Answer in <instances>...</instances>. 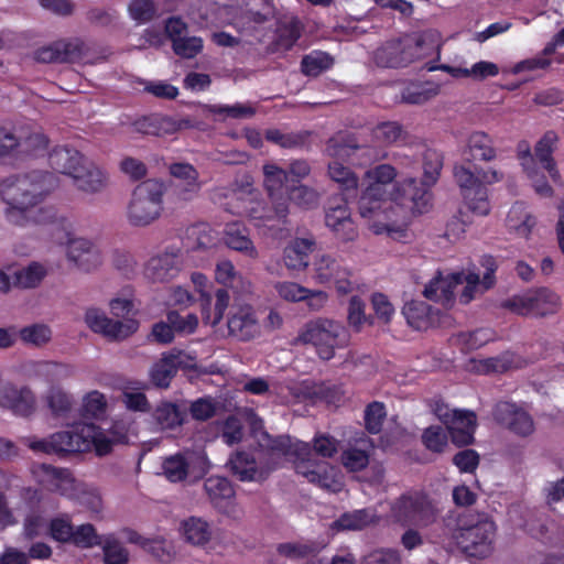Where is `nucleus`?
I'll return each instance as SVG.
<instances>
[{
  "mask_svg": "<svg viewBox=\"0 0 564 564\" xmlns=\"http://www.w3.org/2000/svg\"><path fill=\"white\" fill-rule=\"evenodd\" d=\"M371 183L359 199L361 217L369 220V229L376 235L387 234L395 240L406 237V209L424 213L430 204V194L410 177L398 184L392 199H387L384 186L391 183L397 171L390 164H380L366 172Z\"/></svg>",
  "mask_w": 564,
  "mask_h": 564,
  "instance_id": "1",
  "label": "nucleus"
},
{
  "mask_svg": "<svg viewBox=\"0 0 564 564\" xmlns=\"http://www.w3.org/2000/svg\"><path fill=\"white\" fill-rule=\"evenodd\" d=\"M55 174L44 170H32L11 174L0 181V198L6 204V218L15 225L24 226L30 221L37 223L43 218L35 217L45 214L39 206L58 187Z\"/></svg>",
  "mask_w": 564,
  "mask_h": 564,
  "instance_id": "2",
  "label": "nucleus"
},
{
  "mask_svg": "<svg viewBox=\"0 0 564 564\" xmlns=\"http://www.w3.org/2000/svg\"><path fill=\"white\" fill-rule=\"evenodd\" d=\"M252 429L259 446L268 452L272 458L293 457L296 473L305 477L307 481L330 492L341 490L343 482L338 477L337 470L326 462L312 459L308 443L302 441L293 442L288 435L272 437L262 430V421L260 419L253 421Z\"/></svg>",
  "mask_w": 564,
  "mask_h": 564,
  "instance_id": "3",
  "label": "nucleus"
},
{
  "mask_svg": "<svg viewBox=\"0 0 564 564\" xmlns=\"http://www.w3.org/2000/svg\"><path fill=\"white\" fill-rule=\"evenodd\" d=\"M438 50L437 34L426 31L384 42L373 51L372 61L378 67L400 68L438 53Z\"/></svg>",
  "mask_w": 564,
  "mask_h": 564,
  "instance_id": "4",
  "label": "nucleus"
},
{
  "mask_svg": "<svg viewBox=\"0 0 564 564\" xmlns=\"http://www.w3.org/2000/svg\"><path fill=\"white\" fill-rule=\"evenodd\" d=\"M126 435L104 431L91 423H78L67 431L52 434L55 454L82 453L94 448L99 456L109 454L113 444L122 443Z\"/></svg>",
  "mask_w": 564,
  "mask_h": 564,
  "instance_id": "5",
  "label": "nucleus"
},
{
  "mask_svg": "<svg viewBox=\"0 0 564 564\" xmlns=\"http://www.w3.org/2000/svg\"><path fill=\"white\" fill-rule=\"evenodd\" d=\"M248 203L241 200L242 191H232V198L237 204L226 207L228 212L237 215L248 216L258 228L267 229L272 237H281L288 223L289 204L286 197L271 199V205L254 200L250 192Z\"/></svg>",
  "mask_w": 564,
  "mask_h": 564,
  "instance_id": "6",
  "label": "nucleus"
},
{
  "mask_svg": "<svg viewBox=\"0 0 564 564\" xmlns=\"http://www.w3.org/2000/svg\"><path fill=\"white\" fill-rule=\"evenodd\" d=\"M164 184L147 180L135 186L127 206V220L132 227H148L161 217L163 212Z\"/></svg>",
  "mask_w": 564,
  "mask_h": 564,
  "instance_id": "7",
  "label": "nucleus"
},
{
  "mask_svg": "<svg viewBox=\"0 0 564 564\" xmlns=\"http://www.w3.org/2000/svg\"><path fill=\"white\" fill-rule=\"evenodd\" d=\"M297 339L303 344L313 345L322 359L329 360L335 356L336 349L348 346L350 335L341 323L317 318L306 324Z\"/></svg>",
  "mask_w": 564,
  "mask_h": 564,
  "instance_id": "8",
  "label": "nucleus"
},
{
  "mask_svg": "<svg viewBox=\"0 0 564 564\" xmlns=\"http://www.w3.org/2000/svg\"><path fill=\"white\" fill-rule=\"evenodd\" d=\"M497 527L486 514H478L475 521L462 525L455 539L464 553L474 557H486L494 551Z\"/></svg>",
  "mask_w": 564,
  "mask_h": 564,
  "instance_id": "9",
  "label": "nucleus"
},
{
  "mask_svg": "<svg viewBox=\"0 0 564 564\" xmlns=\"http://www.w3.org/2000/svg\"><path fill=\"white\" fill-rule=\"evenodd\" d=\"M210 463L204 452L185 451L165 457L162 474L170 482L194 484L209 470Z\"/></svg>",
  "mask_w": 564,
  "mask_h": 564,
  "instance_id": "10",
  "label": "nucleus"
},
{
  "mask_svg": "<svg viewBox=\"0 0 564 564\" xmlns=\"http://www.w3.org/2000/svg\"><path fill=\"white\" fill-rule=\"evenodd\" d=\"M351 270L335 254L319 252L314 256L311 267L312 280L327 288H335L339 294L352 291Z\"/></svg>",
  "mask_w": 564,
  "mask_h": 564,
  "instance_id": "11",
  "label": "nucleus"
},
{
  "mask_svg": "<svg viewBox=\"0 0 564 564\" xmlns=\"http://www.w3.org/2000/svg\"><path fill=\"white\" fill-rule=\"evenodd\" d=\"M500 306L518 315L546 316L557 312L560 297L547 288H536L512 295Z\"/></svg>",
  "mask_w": 564,
  "mask_h": 564,
  "instance_id": "12",
  "label": "nucleus"
},
{
  "mask_svg": "<svg viewBox=\"0 0 564 564\" xmlns=\"http://www.w3.org/2000/svg\"><path fill=\"white\" fill-rule=\"evenodd\" d=\"M392 513L403 524L427 527L436 521L438 508L426 495L408 492L394 502Z\"/></svg>",
  "mask_w": 564,
  "mask_h": 564,
  "instance_id": "13",
  "label": "nucleus"
},
{
  "mask_svg": "<svg viewBox=\"0 0 564 564\" xmlns=\"http://www.w3.org/2000/svg\"><path fill=\"white\" fill-rule=\"evenodd\" d=\"M433 412L446 426L454 444L466 446L474 442L477 420L473 411L451 409L442 400H435Z\"/></svg>",
  "mask_w": 564,
  "mask_h": 564,
  "instance_id": "14",
  "label": "nucleus"
},
{
  "mask_svg": "<svg viewBox=\"0 0 564 564\" xmlns=\"http://www.w3.org/2000/svg\"><path fill=\"white\" fill-rule=\"evenodd\" d=\"M39 63H93L88 45L78 37L55 41L34 51Z\"/></svg>",
  "mask_w": 564,
  "mask_h": 564,
  "instance_id": "15",
  "label": "nucleus"
},
{
  "mask_svg": "<svg viewBox=\"0 0 564 564\" xmlns=\"http://www.w3.org/2000/svg\"><path fill=\"white\" fill-rule=\"evenodd\" d=\"M454 177L462 189L467 207L478 216H486L490 212L488 189L480 184L477 172L474 173L464 165L454 167Z\"/></svg>",
  "mask_w": 564,
  "mask_h": 564,
  "instance_id": "16",
  "label": "nucleus"
},
{
  "mask_svg": "<svg viewBox=\"0 0 564 564\" xmlns=\"http://www.w3.org/2000/svg\"><path fill=\"white\" fill-rule=\"evenodd\" d=\"M85 323L97 334L110 340H123L138 330L139 323L134 319L113 321L98 308H88L85 313Z\"/></svg>",
  "mask_w": 564,
  "mask_h": 564,
  "instance_id": "17",
  "label": "nucleus"
},
{
  "mask_svg": "<svg viewBox=\"0 0 564 564\" xmlns=\"http://www.w3.org/2000/svg\"><path fill=\"white\" fill-rule=\"evenodd\" d=\"M204 489L212 505L223 514L240 519L242 510L235 500V489L225 477L212 476L204 482Z\"/></svg>",
  "mask_w": 564,
  "mask_h": 564,
  "instance_id": "18",
  "label": "nucleus"
},
{
  "mask_svg": "<svg viewBox=\"0 0 564 564\" xmlns=\"http://www.w3.org/2000/svg\"><path fill=\"white\" fill-rule=\"evenodd\" d=\"M66 257L78 270L87 273L97 270L104 261L99 247L83 237L67 239Z\"/></svg>",
  "mask_w": 564,
  "mask_h": 564,
  "instance_id": "19",
  "label": "nucleus"
},
{
  "mask_svg": "<svg viewBox=\"0 0 564 564\" xmlns=\"http://www.w3.org/2000/svg\"><path fill=\"white\" fill-rule=\"evenodd\" d=\"M194 365V357L182 350L172 349L163 354L162 358L151 368V381L159 388H167L178 369H189Z\"/></svg>",
  "mask_w": 564,
  "mask_h": 564,
  "instance_id": "20",
  "label": "nucleus"
},
{
  "mask_svg": "<svg viewBox=\"0 0 564 564\" xmlns=\"http://www.w3.org/2000/svg\"><path fill=\"white\" fill-rule=\"evenodd\" d=\"M228 333L240 341L251 340L261 334V326L251 305L232 306L228 321Z\"/></svg>",
  "mask_w": 564,
  "mask_h": 564,
  "instance_id": "21",
  "label": "nucleus"
},
{
  "mask_svg": "<svg viewBox=\"0 0 564 564\" xmlns=\"http://www.w3.org/2000/svg\"><path fill=\"white\" fill-rule=\"evenodd\" d=\"M480 267L484 269L481 279L480 272L464 273V283L466 285L459 297V301L464 304L475 299L476 294L488 291L496 283L495 273L498 268L496 259L491 256H484L480 260Z\"/></svg>",
  "mask_w": 564,
  "mask_h": 564,
  "instance_id": "22",
  "label": "nucleus"
},
{
  "mask_svg": "<svg viewBox=\"0 0 564 564\" xmlns=\"http://www.w3.org/2000/svg\"><path fill=\"white\" fill-rule=\"evenodd\" d=\"M181 253L177 249L166 250L148 260L144 278L152 282H166L174 279L181 270Z\"/></svg>",
  "mask_w": 564,
  "mask_h": 564,
  "instance_id": "23",
  "label": "nucleus"
},
{
  "mask_svg": "<svg viewBox=\"0 0 564 564\" xmlns=\"http://www.w3.org/2000/svg\"><path fill=\"white\" fill-rule=\"evenodd\" d=\"M494 417L519 436H528L534 431L531 415L514 403L499 402L494 409Z\"/></svg>",
  "mask_w": 564,
  "mask_h": 564,
  "instance_id": "24",
  "label": "nucleus"
},
{
  "mask_svg": "<svg viewBox=\"0 0 564 564\" xmlns=\"http://www.w3.org/2000/svg\"><path fill=\"white\" fill-rule=\"evenodd\" d=\"M0 405L20 416H29L35 409V397L26 388H18L10 382L0 383Z\"/></svg>",
  "mask_w": 564,
  "mask_h": 564,
  "instance_id": "25",
  "label": "nucleus"
},
{
  "mask_svg": "<svg viewBox=\"0 0 564 564\" xmlns=\"http://www.w3.org/2000/svg\"><path fill=\"white\" fill-rule=\"evenodd\" d=\"M69 178L77 191L89 195L102 192L108 185L107 173L87 159Z\"/></svg>",
  "mask_w": 564,
  "mask_h": 564,
  "instance_id": "26",
  "label": "nucleus"
},
{
  "mask_svg": "<svg viewBox=\"0 0 564 564\" xmlns=\"http://www.w3.org/2000/svg\"><path fill=\"white\" fill-rule=\"evenodd\" d=\"M464 283V272H454L443 275L438 273L425 286L423 294L426 299L449 305L454 300V289Z\"/></svg>",
  "mask_w": 564,
  "mask_h": 564,
  "instance_id": "27",
  "label": "nucleus"
},
{
  "mask_svg": "<svg viewBox=\"0 0 564 564\" xmlns=\"http://www.w3.org/2000/svg\"><path fill=\"white\" fill-rule=\"evenodd\" d=\"M315 247L311 238H295L283 250V263L290 271H304L310 263V254Z\"/></svg>",
  "mask_w": 564,
  "mask_h": 564,
  "instance_id": "28",
  "label": "nucleus"
},
{
  "mask_svg": "<svg viewBox=\"0 0 564 564\" xmlns=\"http://www.w3.org/2000/svg\"><path fill=\"white\" fill-rule=\"evenodd\" d=\"M228 464L232 474L241 481H261L274 468V466L267 468L258 467L256 459L245 452H238L232 455Z\"/></svg>",
  "mask_w": 564,
  "mask_h": 564,
  "instance_id": "29",
  "label": "nucleus"
},
{
  "mask_svg": "<svg viewBox=\"0 0 564 564\" xmlns=\"http://www.w3.org/2000/svg\"><path fill=\"white\" fill-rule=\"evenodd\" d=\"M557 142L558 137L556 132L552 130L546 131L536 142L533 153L535 164L538 165V163H540V165L547 171L550 177L554 182H558L561 180L560 171L557 170L556 162L553 158Z\"/></svg>",
  "mask_w": 564,
  "mask_h": 564,
  "instance_id": "30",
  "label": "nucleus"
},
{
  "mask_svg": "<svg viewBox=\"0 0 564 564\" xmlns=\"http://www.w3.org/2000/svg\"><path fill=\"white\" fill-rule=\"evenodd\" d=\"M14 155L20 159H31L44 155L48 140L39 130H19L17 132Z\"/></svg>",
  "mask_w": 564,
  "mask_h": 564,
  "instance_id": "31",
  "label": "nucleus"
},
{
  "mask_svg": "<svg viewBox=\"0 0 564 564\" xmlns=\"http://www.w3.org/2000/svg\"><path fill=\"white\" fill-rule=\"evenodd\" d=\"M86 158L76 149L66 145L54 148L48 154L51 167L70 177L82 165Z\"/></svg>",
  "mask_w": 564,
  "mask_h": 564,
  "instance_id": "32",
  "label": "nucleus"
},
{
  "mask_svg": "<svg viewBox=\"0 0 564 564\" xmlns=\"http://www.w3.org/2000/svg\"><path fill=\"white\" fill-rule=\"evenodd\" d=\"M202 312L203 318L212 326H216L224 317L230 302V295L224 288L217 289L214 296L207 292H202Z\"/></svg>",
  "mask_w": 564,
  "mask_h": 564,
  "instance_id": "33",
  "label": "nucleus"
},
{
  "mask_svg": "<svg viewBox=\"0 0 564 564\" xmlns=\"http://www.w3.org/2000/svg\"><path fill=\"white\" fill-rule=\"evenodd\" d=\"M224 240L230 249L251 259L258 258V250L250 239L249 229L243 224H228L225 228Z\"/></svg>",
  "mask_w": 564,
  "mask_h": 564,
  "instance_id": "34",
  "label": "nucleus"
},
{
  "mask_svg": "<svg viewBox=\"0 0 564 564\" xmlns=\"http://www.w3.org/2000/svg\"><path fill=\"white\" fill-rule=\"evenodd\" d=\"M301 23L295 17H283L276 21L275 39L272 42L273 52L291 50L301 36Z\"/></svg>",
  "mask_w": 564,
  "mask_h": 564,
  "instance_id": "35",
  "label": "nucleus"
},
{
  "mask_svg": "<svg viewBox=\"0 0 564 564\" xmlns=\"http://www.w3.org/2000/svg\"><path fill=\"white\" fill-rule=\"evenodd\" d=\"M152 416L159 430L174 431L185 423L187 409L173 402H161Z\"/></svg>",
  "mask_w": 564,
  "mask_h": 564,
  "instance_id": "36",
  "label": "nucleus"
},
{
  "mask_svg": "<svg viewBox=\"0 0 564 564\" xmlns=\"http://www.w3.org/2000/svg\"><path fill=\"white\" fill-rule=\"evenodd\" d=\"M464 154L468 161L489 162L497 156L492 139L482 131L473 132L468 137Z\"/></svg>",
  "mask_w": 564,
  "mask_h": 564,
  "instance_id": "37",
  "label": "nucleus"
},
{
  "mask_svg": "<svg viewBox=\"0 0 564 564\" xmlns=\"http://www.w3.org/2000/svg\"><path fill=\"white\" fill-rule=\"evenodd\" d=\"M509 514L517 527L522 528L535 539L544 536L547 532L545 519L533 510H522L520 507H513Z\"/></svg>",
  "mask_w": 564,
  "mask_h": 564,
  "instance_id": "38",
  "label": "nucleus"
},
{
  "mask_svg": "<svg viewBox=\"0 0 564 564\" xmlns=\"http://www.w3.org/2000/svg\"><path fill=\"white\" fill-rule=\"evenodd\" d=\"M43 478L40 479L48 490L68 496L74 490V479L67 469L56 468L50 465H41Z\"/></svg>",
  "mask_w": 564,
  "mask_h": 564,
  "instance_id": "39",
  "label": "nucleus"
},
{
  "mask_svg": "<svg viewBox=\"0 0 564 564\" xmlns=\"http://www.w3.org/2000/svg\"><path fill=\"white\" fill-rule=\"evenodd\" d=\"M181 533L184 540L192 545H205L212 539L210 524L199 517H189L181 522Z\"/></svg>",
  "mask_w": 564,
  "mask_h": 564,
  "instance_id": "40",
  "label": "nucleus"
},
{
  "mask_svg": "<svg viewBox=\"0 0 564 564\" xmlns=\"http://www.w3.org/2000/svg\"><path fill=\"white\" fill-rule=\"evenodd\" d=\"M361 149L364 148L357 143L352 135L339 133L327 141L325 153L334 161L339 162L350 160Z\"/></svg>",
  "mask_w": 564,
  "mask_h": 564,
  "instance_id": "41",
  "label": "nucleus"
},
{
  "mask_svg": "<svg viewBox=\"0 0 564 564\" xmlns=\"http://www.w3.org/2000/svg\"><path fill=\"white\" fill-rule=\"evenodd\" d=\"M376 519V511L371 508L354 510L343 513L333 523V528L338 531H358L372 524Z\"/></svg>",
  "mask_w": 564,
  "mask_h": 564,
  "instance_id": "42",
  "label": "nucleus"
},
{
  "mask_svg": "<svg viewBox=\"0 0 564 564\" xmlns=\"http://www.w3.org/2000/svg\"><path fill=\"white\" fill-rule=\"evenodd\" d=\"M215 278L218 283L229 286L238 293L245 294L251 291V283L243 279L228 260H223L217 263Z\"/></svg>",
  "mask_w": 564,
  "mask_h": 564,
  "instance_id": "43",
  "label": "nucleus"
},
{
  "mask_svg": "<svg viewBox=\"0 0 564 564\" xmlns=\"http://www.w3.org/2000/svg\"><path fill=\"white\" fill-rule=\"evenodd\" d=\"M170 173L181 181H184V188L180 195L184 199H191L200 188L197 170L188 163H174L170 166Z\"/></svg>",
  "mask_w": 564,
  "mask_h": 564,
  "instance_id": "44",
  "label": "nucleus"
},
{
  "mask_svg": "<svg viewBox=\"0 0 564 564\" xmlns=\"http://www.w3.org/2000/svg\"><path fill=\"white\" fill-rule=\"evenodd\" d=\"M534 225V218L527 212L522 203H516L509 210L507 226L520 237L528 238Z\"/></svg>",
  "mask_w": 564,
  "mask_h": 564,
  "instance_id": "45",
  "label": "nucleus"
},
{
  "mask_svg": "<svg viewBox=\"0 0 564 564\" xmlns=\"http://www.w3.org/2000/svg\"><path fill=\"white\" fill-rule=\"evenodd\" d=\"M263 184L268 191L270 199L285 197L284 183L288 180V172L275 164H265L263 166Z\"/></svg>",
  "mask_w": 564,
  "mask_h": 564,
  "instance_id": "46",
  "label": "nucleus"
},
{
  "mask_svg": "<svg viewBox=\"0 0 564 564\" xmlns=\"http://www.w3.org/2000/svg\"><path fill=\"white\" fill-rule=\"evenodd\" d=\"M422 165L423 180L422 185L419 184V186L427 192V187L434 185L441 174L443 167L442 153L433 149H426L422 156Z\"/></svg>",
  "mask_w": 564,
  "mask_h": 564,
  "instance_id": "47",
  "label": "nucleus"
},
{
  "mask_svg": "<svg viewBox=\"0 0 564 564\" xmlns=\"http://www.w3.org/2000/svg\"><path fill=\"white\" fill-rule=\"evenodd\" d=\"M45 275V267L39 262H32L24 268L13 270L14 286L21 289L36 288Z\"/></svg>",
  "mask_w": 564,
  "mask_h": 564,
  "instance_id": "48",
  "label": "nucleus"
},
{
  "mask_svg": "<svg viewBox=\"0 0 564 564\" xmlns=\"http://www.w3.org/2000/svg\"><path fill=\"white\" fill-rule=\"evenodd\" d=\"M308 131L282 132L278 129L268 130L265 138L268 141L280 145L284 149H302L310 139Z\"/></svg>",
  "mask_w": 564,
  "mask_h": 564,
  "instance_id": "49",
  "label": "nucleus"
},
{
  "mask_svg": "<svg viewBox=\"0 0 564 564\" xmlns=\"http://www.w3.org/2000/svg\"><path fill=\"white\" fill-rule=\"evenodd\" d=\"M45 402L54 417H66L73 408V398L59 387H51Z\"/></svg>",
  "mask_w": 564,
  "mask_h": 564,
  "instance_id": "50",
  "label": "nucleus"
},
{
  "mask_svg": "<svg viewBox=\"0 0 564 564\" xmlns=\"http://www.w3.org/2000/svg\"><path fill=\"white\" fill-rule=\"evenodd\" d=\"M362 447H349L341 453V463L350 471H359L369 464V440H361Z\"/></svg>",
  "mask_w": 564,
  "mask_h": 564,
  "instance_id": "51",
  "label": "nucleus"
},
{
  "mask_svg": "<svg viewBox=\"0 0 564 564\" xmlns=\"http://www.w3.org/2000/svg\"><path fill=\"white\" fill-rule=\"evenodd\" d=\"M99 546L105 564H126L129 561V552L113 534L105 535Z\"/></svg>",
  "mask_w": 564,
  "mask_h": 564,
  "instance_id": "52",
  "label": "nucleus"
},
{
  "mask_svg": "<svg viewBox=\"0 0 564 564\" xmlns=\"http://www.w3.org/2000/svg\"><path fill=\"white\" fill-rule=\"evenodd\" d=\"M327 173L330 180L339 185L340 189L345 192H356L358 177L349 167L343 165V163L332 161L328 163Z\"/></svg>",
  "mask_w": 564,
  "mask_h": 564,
  "instance_id": "53",
  "label": "nucleus"
},
{
  "mask_svg": "<svg viewBox=\"0 0 564 564\" xmlns=\"http://www.w3.org/2000/svg\"><path fill=\"white\" fill-rule=\"evenodd\" d=\"M332 65L333 58L327 53L315 51L303 57L301 69L306 76L316 77Z\"/></svg>",
  "mask_w": 564,
  "mask_h": 564,
  "instance_id": "54",
  "label": "nucleus"
},
{
  "mask_svg": "<svg viewBox=\"0 0 564 564\" xmlns=\"http://www.w3.org/2000/svg\"><path fill=\"white\" fill-rule=\"evenodd\" d=\"M375 140L383 144H392L405 139L402 126L395 121L381 122L372 130Z\"/></svg>",
  "mask_w": 564,
  "mask_h": 564,
  "instance_id": "55",
  "label": "nucleus"
},
{
  "mask_svg": "<svg viewBox=\"0 0 564 564\" xmlns=\"http://www.w3.org/2000/svg\"><path fill=\"white\" fill-rule=\"evenodd\" d=\"M18 335L24 344L41 347L51 340L52 330L45 324H33L21 328Z\"/></svg>",
  "mask_w": 564,
  "mask_h": 564,
  "instance_id": "56",
  "label": "nucleus"
},
{
  "mask_svg": "<svg viewBox=\"0 0 564 564\" xmlns=\"http://www.w3.org/2000/svg\"><path fill=\"white\" fill-rule=\"evenodd\" d=\"M107 401L105 395L97 391H90L83 398L82 415L88 419H98L105 415Z\"/></svg>",
  "mask_w": 564,
  "mask_h": 564,
  "instance_id": "57",
  "label": "nucleus"
},
{
  "mask_svg": "<svg viewBox=\"0 0 564 564\" xmlns=\"http://www.w3.org/2000/svg\"><path fill=\"white\" fill-rule=\"evenodd\" d=\"M279 554L296 560V558H306L311 555L317 554L319 547L315 543L308 542H288L281 543L278 545Z\"/></svg>",
  "mask_w": 564,
  "mask_h": 564,
  "instance_id": "58",
  "label": "nucleus"
},
{
  "mask_svg": "<svg viewBox=\"0 0 564 564\" xmlns=\"http://www.w3.org/2000/svg\"><path fill=\"white\" fill-rule=\"evenodd\" d=\"M438 94L437 87L411 85L401 91V100L410 105H422Z\"/></svg>",
  "mask_w": 564,
  "mask_h": 564,
  "instance_id": "59",
  "label": "nucleus"
},
{
  "mask_svg": "<svg viewBox=\"0 0 564 564\" xmlns=\"http://www.w3.org/2000/svg\"><path fill=\"white\" fill-rule=\"evenodd\" d=\"M246 15L250 21L262 24L274 18V7L268 0H249Z\"/></svg>",
  "mask_w": 564,
  "mask_h": 564,
  "instance_id": "60",
  "label": "nucleus"
},
{
  "mask_svg": "<svg viewBox=\"0 0 564 564\" xmlns=\"http://www.w3.org/2000/svg\"><path fill=\"white\" fill-rule=\"evenodd\" d=\"M128 12L138 24H144L154 18L155 6L152 0H131Z\"/></svg>",
  "mask_w": 564,
  "mask_h": 564,
  "instance_id": "61",
  "label": "nucleus"
},
{
  "mask_svg": "<svg viewBox=\"0 0 564 564\" xmlns=\"http://www.w3.org/2000/svg\"><path fill=\"white\" fill-rule=\"evenodd\" d=\"M386 415L383 403L377 401L370 403L365 410V426L367 431L371 434L379 433Z\"/></svg>",
  "mask_w": 564,
  "mask_h": 564,
  "instance_id": "62",
  "label": "nucleus"
},
{
  "mask_svg": "<svg viewBox=\"0 0 564 564\" xmlns=\"http://www.w3.org/2000/svg\"><path fill=\"white\" fill-rule=\"evenodd\" d=\"M172 46L178 56L193 58L203 50V40L197 36L176 37Z\"/></svg>",
  "mask_w": 564,
  "mask_h": 564,
  "instance_id": "63",
  "label": "nucleus"
},
{
  "mask_svg": "<svg viewBox=\"0 0 564 564\" xmlns=\"http://www.w3.org/2000/svg\"><path fill=\"white\" fill-rule=\"evenodd\" d=\"M105 535H98L95 528L91 524H82L73 531L72 541L83 547H91L100 545L101 540Z\"/></svg>",
  "mask_w": 564,
  "mask_h": 564,
  "instance_id": "64",
  "label": "nucleus"
}]
</instances>
